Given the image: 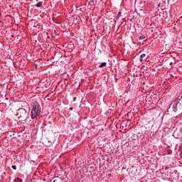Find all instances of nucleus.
<instances>
[{
  "label": "nucleus",
  "instance_id": "1",
  "mask_svg": "<svg viewBox=\"0 0 182 182\" xmlns=\"http://www.w3.org/2000/svg\"><path fill=\"white\" fill-rule=\"evenodd\" d=\"M31 119H35L41 114V105L37 101H34L31 104Z\"/></svg>",
  "mask_w": 182,
  "mask_h": 182
},
{
  "label": "nucleus",
  "instance_id": "2",
  "mask_svg": "<svg viewBox=\"0 0 182 182\" xmlns=\"http://www.w3.org/2000/svg\"><path fill=\"white\" fill-rule=\"evenodd\" d=\"M17 116L21 117V119H26L28 117V112L23 108H19L17 110Z\"/></svg>",
  "mask_w": 182,
  "mask_h": 182
},
{
  "label": "nucleus",
  "instance_id": "3",
  "mask_svg": "<svg viewBox=\"0 0 182 182\" xmlns=\"http://www.w3.org/2000/svg\"><path fill=\"white\" fill-rule=\"evenodd\" d=\"M172 105V109L173 111L176 113V112H178V110H181V104L178 100H176L173 101V102L171 104Z\"/></svg>",
  "mask_w": 182,
  "mask_h": 182
},
{
  "label": "nucleus",
  "instance_id": "4",
  "mask_svg": "<svg viewBox=\"0 0 182 182\" xmlns=\"http://www.w3.org/2000/svg\"><path fill=\"white\" fill-rule=\"evenodd\" d=\"M180 132L178 131H175L173 134V137H175L176 139H180V137H181V136L180 134H178Z\"/></svg>",
  "mask_w": 182,
  "mask_h": 182
},
{
  "label": "nucleus",
  "instance_id": "5",
  "mask_svg": "<svg viewBox=\"0 0 182 182\" xmlns=\"http://www.w3.org/2000/svg\"><path fill=\"white\" fill-rule=\"evenodd\" d=\"M42 4H43V1H39L35 5V6H36L37 8H41V6H42Z\"/></svg>",
  "mask_w": 182,
  "mask_h": 182
},
{
  "label": "nucleus",
  "instance_id": "6",
  "mask_svg": "<svg viewBox=\"0 0 182 182\" xmlns=\"http://www.w3.org/2000/svg\"><path fill=\"white\" fill-rule=\"evenodd\" d=\"M144 58H146V54H141L139 58L140 62H143V59H144Z\"/></svg>",
  "mask_w": 182,
  "mask_h": 182
},
{
  "label": "nucleus",
  "instance_id": "7",
  "mask_svg": "<svg viewBox=\"0 0 182 182\" xmlns=\"http://www.w3.org/2000/svg\"><path fill=\"white\" fill-rule=\"evenodd\" d=\"M107 65V63H106V62L102 63L101 65H99V68H105V67H106Z\"/></svg>",
  "mask_w": 182,
  "mask_h": 182
},
{
  "label": "nucleus",
  "instance_id": "8",
  "mask_svg": "<svg viewBox=\"0 0 182 182\" xmlns=\"http://www.w3.org/2000/svg\"><path fill=\"white\" fill-rule=\"evenodd\" d=\"M139 41H143L144 39H146V36L145 35H141L139 37Z\"/></svg>",
  "mask_w": 182,
  "mask_h": 182
},
{
  "label": "nucleus",
  "instance_id": "9",
  "mask_svg": "<svg viewBox=\"0 0 182 182\" xmlns=\"http://www.w3.org/2000/svg\"><path fill=\"white\" fill-rule=\"evenodd\" d=\"M14 182H22V179L21 178H16L14 179Z\"/></svg>",
  "mask_w": 182,
  "mask_h": 182
},
{
  "label": "nucleus",
  "instance_id": "10",
  "mask_svg": "<svg viewBox=\"0 0 182 182\" xmlns=\"http://www.w3.org/2000/svg\"><path fill=\"white\" fill-rule=\"evenodd\" d=\"M167 153H168V154H171L173 153V151H171V149L168 148Z\"/></svg>",
  "mask_w": 182,
  "mask_h": 182
},
{
  "label": "nucleus",
  "instance_id": "11",
  "mask_svg": "<svg viewBox=\"0 0 182 182\" xmlns=\"http://www.w3.org/2000/svg\"><path fill=\"white\" fill-rule=\"evenodd\" d=\"M11 168H12L14 170H16V166H15V165H13V166H11Z\"/></svg>",
  "mask_w": 182,
  "mask_h": 182
},
{
  "label": "nucleus",
  "instance_id": "12",
  "mask_svg": "<svg viewBox=\"0 0 182 182\" xmlns=\"http://www.w3.org/2000/svg\"><path fill=\"white\" fill-rule=\"evenodd\" d=\"M53 182H61L60 179H55L53 181Z\"/></svg>",
  "mask_w": 182,
  "mask_h": 182
},
{
  "label": "nucleus",
  "instance_id": "13",
  "mask_svg": "<svg viewBox=\"0 0 182 182\" xmlns=\"http://www.w3.org/2000/svg\"><path fill=\"white\" fill-rule=\"evenodd\" d=\"M117 16H122V12H121V11H119V12L118 13Z\"/></svg>",
  "mask_w": 182,
  "mask_h": 182
},
{
  "label": "nucleus",
  "instance_id": "14",
  "mask_svg": "<svg viewBox=\"0 0 182 182\" xmlns=\"http://www.w3.org/2000/svg\"><path fill=\"white\" fill-rule=\"evenodd\" d=\"M168 168H170V167H168V166L165 167V170H168Z\"/></svg>",
  "mask_w": 182,
  "mask_h": 182
},
{
  "label": "nucleus",
  "instance_id": "15",
  "mask_svg": "<svg viewBox=\"0 0 182 182\" xmlns=\"http://www.w3.org/2000/svg\"><path fill=\"white\" fill-rule=\"evenodd\" d=\"M69 110H73V107H70V108H69Z\"/></svg>",
  "mask_w": 182,
  "mask_h": 182
},
{
  "label": "nucleus",
  "instance_id": "16",
  "mask_svg": "<svg viewBox=\"0 0 182 182\" xmlns=\"http://www.w3.org/2000/svg\"><path fill=\"white\" fill-rule=\"evenodd\" d=\"M76 100V97H73V102Z\"/></svg>",
  "mask_w": 182,
  "mask_h": 182
},
{
  "label": "nucleus",
  "instance_id": "17",
  "mask_svg": "<svg viewBox=\"0 0 182 182\" xmlns=\"http://www.w3.org/2000/svg\"><path fill=\"white\" fill-rule=\"evenodd\" d=\"M169 65L171 66V65H173V62H171L170 63H169Z\"/></svg>",
  "mask_w": 182,
  "mask_h": 182
},
{
  "label": "nucleus",
  "instance_id": "18",
  "mask_svg": "<svg viewBox=\"0 0 182 182\" xmlns=\"http://www.w3.org/2000/svg\"><path fill=\"white\" fill-rule=\"evenodd\" d=\"M29 182H36L34 180H31Z\"/></svg>",
  "mask_w": 182,
  "mask_h": 182
}]
</instances>
